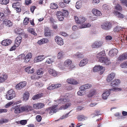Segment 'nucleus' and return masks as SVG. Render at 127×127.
<instances>
[{"label": "nucleus", "mask_w": 127, "mask_h": 127, "mask_svg": "<svg viewBox=\"0 0 127 127\" xmlns=\"http://www.w3.org/2000/svg\"><path fill=\"white\" fill-rule=\"evenodd\" d=\"M70 103H67L64 105L62 106L59 108V109H58L57 108L58 105L56 104L47 109V110L49 112V114L51 115H52L53 113L58 112L59 110H65L67 109L70 106Z\"/></svg>", "instance_id": "1"}, {"label": "nucleus", "mask_w": 127, "mask_h": 127, "mask_svg": "<svg viewBox=\"0 0 127 127\" xmlns=\"http://www.w3.org/2000/svg\"><path fill=\"white\" fill-rule=\"evenodd\" d=\"M105 55L104 51H102L96 55V58L98 59V60L100 62L107 65L110 64V60L107 58L104 57Z\"/></svg>", "instance_id": "2"}, {"label": "nucleus", "mask_w": 127, "mask_h": 127, "mask_svg": "<svg viewBox=\"0 0 127 127\" xmlns=\"http://www.w3.org/2000/svg\"><path fill=\"white\" fill-rule=\"evenodd\" d=\"M71 61L70 59H67L64 63L63 65V67L61 68L62 69H64L68 68L71 69L74 68V66L71 64Z\"/></svg>", "instance_id": "3"}, {"label": "nucleus", "mask_w": 127, "mask_h": 127, "mask_svg": "<svg viewBox=\"0 0 127 127\" xmlns=\"http://www.w3.org/2000/svg\"><path fill=\"white\" fill-rule=\"evenodd\" d=\"M6 97L8 100H10L14 97L16 96L15 92L13 90L8 91L6 95Z\"/></svg>", "instance_id": "4"}, {"label": "nucleus", "mask_w": 127, "mask_h": 127, "mask_svg": "<svg viewBox=\"0 0 127 127\" xmlns=\"http://www.w3.org/2000/svg\"><path fill=\"white\" fill-rule=\"evenodd\" d=\"M111 27V24L109 22H104L101 24V28L103 29L108 30L110 29Z\"/></svg>", "instance_id": "5"}, {"label": "nucleus", "mask_w": 127, "mask_h": 127, "mask_svg": "<svg viewBox=\"0 0 127 127\" xmlns=\"http://www.w3.org/2000/svg\"><path fill=\"white\" fill-rule=\"evenodd\" d=\"M103 44V42L102 41H96L92 44V47L93 48H99L101 47Z\"/></svg>", "instance_id": "6"}, {"label": "nucleus", "mask_w": 127, "mask_h": 127, "mask_svg": "<svg viewBox=\"0 0 127 127\" xmlns=\"http://www.w3.org/2000/svg\"><path fill=\"white\" fill-rule=\"evenodd\" d=\"M55 42L60 45H62L64 44L63 39L60 37L56 36L54 38Z\"/></svg>", "instance_id": "7"}, {"label": "nucleus", "mask_w": 127, "mask_h": 127, "mask_svg": "<svg viewBox=\"0 0 127 127\" xmlns=\"http://www.w3.org/2000/svg\"><path fill=\"white\" fill-rule=\"evenodd\" d=\"M46 58L44 55H41L35 57L34 60V63H37L42 61Z\"/></svg>", "instance_id": "8"}, {"label": "nucleus", "mask_w": 127, "mask_h": 127, "mask_svg": "<svg viewBox=\"0 0 127 127\" xmlns=\"http://www.w3.org/2000/svg\"><path fill=\"white\" fill-rule=\"evenodd\" d=\"M26 82L25 81L19 83L16 86V89L18 90H21L22 88L26 86Z\"/></svg>", "instance_id": "9"}, {"label": "nucleus", "mask_w": 127, "mask_h": 127, "mask_svg": "<svg viewBox=\"0 0 127 127\" xmlns=\"http://www.w3.org/2000/svg\"><path fill=\"white\" fill-rule=\"evenodd\" d=\"M111 7V6L106 4H103L102 6V9L108 13L110 11Z\"/></svg>", "instance_id": "10"}, {"label": "nucleus", "mask_w": 127, "mask_h": 127, "mask_svg": "<svg viewBox=\"0 0 127 127\" xmlns=\"http://www.w3.org/2000/svg\"><path fill=\"white\" fill-rule=\"evenodd\" d=\"M118 53V50L116 48H114L109 51L108 54L110 56L113 57L117 55Z\"/></svg>", "instance_id": "11"}, {"label": "nucleus", "mask_w": 127, "mask_h": 127, "mask_svg": "<svg viewBox=\"0 0 127 127\" xmlns=\"http://www.w3.org/2000/svg\"><path fill=\"white\" fill-rule=\"evenodd\" d=\"M56 15L58 20L60 21H62L63 20L64 17L63 15L62 12L60 11H57Z\"/></svg>", "instance_id": "12"}, {"label": "nucleus", "mask_w": 127, "mask_h": 127, "mask_svg": "<svg viewBox=\"0 0 127 127\" xmlns=\"http://www.w3.org/2000/svg\"><path fill=\"white\" fill-rule=\"evenodd\" d=\"M127 59V53H125L120 55L119 57L118 61H123Z\"/></svg>", "instance_id": "13"}, {"label": "nucleus", "mask_w": 127, "mask_h": 127, "mask_svg": "<svg viewBox=\"0 0 127 127\" xmlns=\"http://www.w3.org/2000/svg\"><path fill=\"white\" fill-rule=\"evenodd\" d=\"M115 75V73H111L108 75L106 79L107 82H110L113 79Z\"/></svg>", "instance_id": "14"}, {"label": "nucleus", "mask_w": 127, "mask_h": 127, "mask_svg": "<svg viewBox=\"0 0 127 127\" xmlns=\"http://www.w3.org/2000/svg\"><path fill=\"white\" fill-rule=\"evenodd\" d=\"M92 87V85L88 84H86L81 86L80 88V89H81L82 90H84L88 89Z\"/></svg>", "instance_id": "15"}, {"label": "nucleus", "mask_w": 127, "mask_h": 127, "mask_svg": "<svg viewBox=\"0 0 127 127\" xmlns=\"http://www.w3.org/2000/svg\"><path fill=\"white\" fill-rule=\"evenodd\" d=\"M110 93L109 91H105L102 95V97L104 100L106 99L108 96L110 95Z\"/></svg>", "instance_id": "16"}, {"label": "nucleus", "mask_w": 127, "mask_h": 127, "mask_svg": "<svg viewBox=\"0 0 127 127\" xmlns=\"http://www.w3.org/2000/svg\"><path fill=\"white\" fill-rule=\"evenodd\" d=\"M120 83V81L118 79L115 80L113 81L111 83V86L113 87H115L118 86Z\"/></svg>", "instance_id": "17"}, {"label": "nucleus", "mask_w": 127, "mask_h": 127, "mask_svg": "<svg viewBox=\"0 0 127 127\" xmlns=\"http://www.w3.org/2000/svg\"><path fill=\"white\" fill-rule=\"evenodd\" d=\"M11 42V40L10 39L4 40L2 41L1 44L3 46H7L10 44Z\"/></svg>", "instance_id": "18"}, {"label": "nucleus", "mask_w": 127, "mask_h": 127, "mask_svg": "<svg viewBox=\"0 0 127 127\" xmlns=\"http://www.w3.org/2000/svg\"><path fill=\"white\" fill-rule=\"evenodd\" d=\"M32 57V55L31 53H28L25 57L24 62L27 63L29 61L30 59Z\"/></svg>", "instance_id": "19"}, {"label": "nucleus", "mask_w": 127, "mask_h": 127, "mask_svg": "<svg viewBox=\"0 0 127 127\" xmlns=\"http://www.w3.org/2000/svg\"><path fill=\"white\" fill-rule=\"evenodd\" d=\"M48 72L50 75L54 76H56L57 74V72L51 68L49 69Z\"/></svg>", "instance_id": "20"}, {"label": "nucleus", "mask_w": 127, "mask_h": 127, "mask_svg": "<svg viewBox=\"0 0 127 127\" xmlns=\"http://www.w3.org/2000/svg\"><path fill=\"white\" fill-rule=\"evenodd\" d=\"M92 12L94 14L97 16H100L102 14L100 11L96 9H93L92 10Z\"/></svg>", "instance_id": "21"}, {"label": "nucleus", "mask_w": 127, "mask_h": 127, "mask_svg": "<svg viewBox=\"0 0 127 127\" xmlns=\"http://www.w3.org/2000/svg\"><path fill=\"white\" fill-rule=\"evenodd\" d=\"M103 67L100 65H98L94 67L93 71L94 72L101 71L103 69Z\"/></svg>", "instance_id": "22"}, {"label": "nucleus", "mask_w": 127, "mask_h": 127, "mask_svg": "<svg viewBox=\"0 0 127 127\" xmlns=\"http://www.w3.org/2000/svg\"><path fill=\"white\" fill-rule=\"evenodd\" d=\"M69 99L68 98H60L58 100V103H62V104H64V103L69 101Z\"/></svg>", "instance_id": "23"}, {"label": "nucleus", "mask_w": 127, "mask_h": 127, "mask_svg": "<svg viewBox=\"0 0 127 127\" xmlns=\"http://www.w3.org/2000/svg\"><path fill=\"white\" fill-rule=\"evenodd\" d=\"M96 91L95 89L91 90L88 94L87 96L88 97H91L95 95Z\"/></svg>", "instance_id": "24"}, {"label": "nucleus", "mask_w": 127, "mask_h": 127, "mask_svg": "<svg viewBox=\"0 0 127 127\" xmlns=\"http://www.w3.org/2000/svg\"><path fill=\"white\" fill-rule=\"evenodd\" d=\"M25 70L28 73H32L34 72V70L31 67L28 66L25 68Z\"/></svg>", "instance_id": "25"}, {"label": "nucleus", "mask_w": 127, "mask_h": 127, "mask_svg": "<svg viewBox=\"0 0 127 127\" xmlns=\"http://www.w3.org/2000/svg\"><path fill=\"white\" fill-rule=\"evenodd\" d=\"M88 63V60L87 59H84L80 61L79 64L80 66H83L85 65Z\"/></svg>", "instance_id": "26"}, {"label": "nucleus", "mask_w": 127, "mask_h": 127, "mask_svg": "<svg viewBox=\"0 0 127 127\" xmlns=\"http://www.w3.org/2000/svg\"><path fill=\"white\" fill-rule=\"evenodd\" d=\"M114 14L118 18H122L124 17V15L117 11H115L114 12Z\"/></svg>", "instance_id": "27"}, {"label": "nucleus", "mask_w": 127, "mask_h": 127, "mask_svg": "<svg viewBox=\"0 0 127 127\" xmlns=\"http://www.w3.org/2000/svg\"><path fill=\"white\" fill-rule=\"evenodd\" d=\"M22 39V37L21 36H18L16 38L15 41V43L18 45H19L20 44Z\"/></svg>", "instance_id": "28"}, {"label": "nucleus", "mask_w": 127, "mask_h": 127, "mask_svg": "<svg viewBox=\"0 0 127 127\" xmlns=\"http://www.w3.org/2000/svg\"><path fill=\"white\" fill-rule=\"evenodd\" d=\"M74 55L77 58L79 59H81L84 57L83 53L82 52H77Z\"/></svg>", "instance_id": "29"}, {"label": "nucleus", "mask_w": 127, "mask_h": 127, "mask_svg": "<svg viewBox=\"0 0 127 127\" xmlns=\"http://www.w3.org/2000/svg\"><path fill=\"white\" fill-rule=\"evenodd\" d=\"M49 41L48 39L46 38H43L38 41V43L39 45H41L43 43H46Z\"/></svg>", "instance_id": "30"}, {"label": "nucleus", "mask_w": 127, "mask_h": 127, "mask_svg": "<svg viewBox=\"0 0 127 127\" xmlns=\"http://www.w3.org/2000/svg\"><path fill=\"white\" fill-rule=\"evenodd\" d=\"M51 32L50 31L49 29L48 28L46 27L45 28L44 35L46 36H49L51 35Z\"/></svg>", "instance_id": "31"}, {"label": "nucleus", "mask_w": 127, "mask_h": 127, "mask_svg": "<svg viewBox=\"0 0 127 127\" xmlns=\"http://www.w3.org/2000/svg\"><path fill=\"white\" fill-rule=\"evenodd\" d=\"M124 27H122L119 26H116L114 28V31L115 32H118L120 31H122L124 29Z\"/></svg>", "instance_id": "32"}, {"label": "nucleus", "mask_w": 127, "mask_h": 127, "mask_svg": "<svg viewBox=\"0 0 127 127\" xmlns=\"http://www.w3.org/2000/svg\"><path fill=\"white\" fill-rule=\"evenodd\" d=\"M86 20V18L83 16L79 17V21L77 22V23L81 24L84 22Z\"/></svg>", "instance_id": "33"}, {"label": "nucleus", "mask_w": 127, "mask_h": 127, "mask_svg": "<svg viewBox=\"0 0 127 127\" xmlns=\"http://www.w3.org/2000/svg\"><path fill=\"white\" fill-rule=\"evenodd\" d=\"M78 120L80 121H84L87 119L88 117L84 116L81 115L78 116Z\"/></svg>", "instance_id": "34"}, {"label": "nucleus", "mask_w": 127, "mask_h": 127, "mask_svg": "<svg viewBox=\"0 0 127 127\" xmlns=\"http://www.w3.org/2000/svg\"><path fill=\"white\" fill-rule=\"evenodd\" d=\"M29 96V93L28 92H26L23 95V98L25 101L27 100Z\"/></svg>", "instance_id": "35"}, {"label": "nucleus", "mask_w": 127, "mask_h": 127, "mask_svg": "<svg viewBox=\"0 0 127 127\" xmlns=\"http://www.w3.org/2000/svg\"><path fill=\"white\" fill-rule=\"evenodd\" d=\"M42 95V94H38L33 96L32 99L33 100H35L36 99H39L41 97Z\"/></svg>", "instance_id": "36"}, {"label": "nucleus", "mask_w": 127, "mask_h": 127, "mask_svg": "<svg viewBox=\"0 0 127 127\" xmlns=\"http://www.w3.org/2000/svg\"><path fill=\"white\" fill-rule=\"evenodd\" d=\"M64 53L62 51H60L58 54L57 57L58 59H60L63 58L64 57Z\"/></svg>", "instance_id": "37"}, {"label": "nucleus", "mask_w": 127, "mask_h": 127, "mask_svg": "<svg viewBox=\"0 0 127 127\" xmlns=\"http://www.w3.org/2000/svg\"><path fill=\"white\" fill-rule=\"evenodd\" d=\"M7 79V76L6 75H4L2 76H0V83L4 81Z\"/></svg>", "instance_id": "38"}, {"label": "nucleus", "mask_w": 127, "mask_h": 127, "mask_svg": "<svg viewBox=\"0 0 127 127\" xmlns=\"http://www.w3.org/2000/svg\"><path fill=\"white\" fill-rule=\"evenodd\" d=\"M27 31L34 35H37V34L34 31V29L33 28H28L27 29Z\"/></svg>", "instance_id": "39"}, {"label": "nucleus", "mask_w": 127, "mask_h": 127, "mask_svg": "<svg viewBox=\"0 0 127 127\" xmlns=\"http://www.w3.org/2000/svg\"><path fill=\"white\" fill-rule=\"evenodd\" d=\"M4 21V22L5 24L8 27H10L12 25V23L9 20L5 21Z\"/></svg>", "instance_id": "40"}, {"label": "nucleus", "mask_w": 127, "mask_h": 127, "mask_svg": "<svg viewBox=\"0 0 127 127\" xmlns=\"http://www.w3.org/2000/svg\"><path fill=\"white\" fill-rule=\"evenodd\" d=\"M58 7V5L55 3H52L50 5V8L52 9H56Z\"/></svg>", "instance_id": "41"}, {"label": "nucleus", "mask_w": 127, "mask_h": 127, "mask_svg": "<svg viewBox=\"0 0 127 127\" xmlns=\"http://www.w3.org/2000/svg\"><path fill=\"white\" fill-rule=\"evenodd\" d=\"M82 3L81 1H78L76 3V7L77 9H80L82 6Z\"/></svg>", "instance_id": "42"}, {"label": "nucleus", "mask_w": 127, "mask_h": 127, "mask_svg": "<svg viewBox=\"0 0 127 127\" xmlns=\"http://www.w3.org/2000/svg\"><path fill=\"white\" fill-rule=\"evenodd\" d=\"M6 17V15L4 14L2 12H0V20L2 21Z\"/></svg>", "instance_id": "43"}, {"label": "nucleus", "mask_w": 127, "mask_h": 127, "mask_svg": "<svg viewBox=\"0 0 127 127\" xmlns=\"http://www.w3.org/2000/svg\"><path fill=\"white\" fill-rule=\"evenodd\" d=\"M115 7V9L118 11H121L122 10V7L119 4H117Z\"/></svg>", "instance_id": "44"}, {"label": "nucleus", "mask_w": 127, "mask_h": 127, "mask_svg": "<svg viewBox=\"0 0 127 127\" xmlns=\"http://www.w3.org/2000/svg\"><path fill=\"white\" fill-rule=\"evenodd\" d=\"M43 72V70L41 68L38 69L37 71V75H40L42 74Z\"/></svg>", "instance_id": "45"}, {"label": "nucleus", "mask_w": 127, "mask_h": 127, "mask_svg": "<svg viewBox=\"0 0 127 127\" xmlns=\"http://www.w3.org/2000/svg\"><path fill=\"white\" fill-rule=\"evenodd\" d=\"M9 0H0V3L2 4H7L9 2Z\"/></svg>", "instance_id": "46"}, {"label": "nucleus", "mask_w": 127, "mask_h": 127, "mask_svg": "<svg viewBox=\"0 0 127 127\" xmlns=\"http://www.w3.org/2000/svg\"><path fill=\"white\" fill-rule=\"evenodd\" d=\"M15 109L14 110V113L16 114H18L21 112L20 109L18 107V106L15 107L14 108Z\"/></svg>", "instance_id": "47"}, {"label": "nucleus", "mask_w": 127, "mask_h": 127, "mask_svg": "<svg viewBox=\"0 0 127 127\" xmlns=\"http://www.w3.org/2000/svg\"><path fill=\"white\" fill-rule=\"evenodd\" d=\"M91 26L90 24L89 23L84 24L83 25L80 27V28H84L88 27Z\"/></svg>", "instance_id": "48"}, {"label": "nucleus", "mask_w": 127, "mask_h": 127, "mask_svg": "<svg viewBox=\"0 0 127 127\" xmlns=\"http://www.w3.org/2000/svg\"><path fill=\"white\" fill-rule=\"evenodd\" d=\"M120 2L122 5L127 7V0H121Z\"/></svg>", "instance_id": "49"}, {"label": "nucleus", "mask_w": 127, "mask_h": 127, "mask_svg": "<svg viewBox=\"0 0 127 127\" xmlns=\"http://www.w3.org/2000/svg\"><path fill=\"white\" fill-rule=\"evenodd\" d=\"M26 106V111H30L33 109V108L31 106L28 105Z\"/></svg>", "instance_id": "50"}, {"label": "nucleus", "mask_w": 127, "mask_h": 127, "mask_svg": "<svg viewBox=\"0 0 127 127\" xmlns=\"http://www.w3.org/2000/svg\"><path fill=\"white\" fill-rule=\"evenodd\" d=\"M121 66L122 68L127 67V62H124L121 64Z\"/></svg>", "instance_id": "51"}, {"label": "nucleus", "mask_w": 127, "mask_h": 127, "mask_svg": "<svg viewBox=\"0 0 127 127\" xmlns=\"http://www.w3.org/2000/svg\"><path fill=\"white\" fill-rule=\"evenodd\" d=\"M63 14L64 17H67L68 16V11L66 10H64L62 12Z\"/></svg>", "instance_id": "52"}, {"label": "nucleus", "mask_w": 127, "mask_h": 127, "mask_svg": "<svg viewBox=\"0 0 127 127\" xmlns=\"http://www.w3.org/2000/svg\"><path fill=\"white\" fill-rule=\"evenodd\" d=\"M80 90L79 91L77 92V94L79 95H83L84 92V90H82L81 89H80Z\"/></svg>", "instance_id": "53"}, {"label": "nucleus", "mask_w": 127, "mask_h": 127, "mask_svg": "<svg viewBox=\"0 0 127 127\" xmlns=\"http://www.w3.org/2000/svg\"><path fill=\"white\" fill-rule=\"evenodd\" d=\"M53 62V60L52 58H48L46 60V62L48 64H51Z\"/></svg>", "instance_id": "54"}, {"label": "nucleus", "mask_w": 127, "mask_h": 127, "mask_svg": "<svg viewBox=\"0 0 127 127\" xmlns=\"http://www.w3.org/2000/svg\"><path fill=\"white\" fill-rule=\"evenodd\" d=\"M19 45H18V44H16L15 43L14 45L10 48V51H12L15 50L17 47H18Z\"/></svg>", "instance_id": "55"}, {"label": "nucleus", "mask_w": 127, "mask_h": 127, "mask_svg": "<svg viewBox=\"0 0 127 127\" xmlns=\"http://www.w3.org/2000/svg\"><path fill=\"white\" fill-rule=\"evenodd\" d=\"M29 22V18H26L23 21V23L24 25H27Z\"/></svg>", "instance_id": "56"}, {"label": "nucleus", "mask_w": 127, "mask_h": 127, "mask_svg": "<svg viewBox=\"0 0 127 127\" xmlns=\"http://www.w3.org/2000/svg\"><path fill=\"white\" fill-rule=\"evenodd\" d=\"M3 13L4 14H5L6 16L10 13V11L8 9H5L4 10Z\"/></svg>", "instance_id": "57"}, {"label": "nucleus", "mask_w": 127, "mask_h": 127, "mask_svg": "<svg viewBox=\"0 0 127 127\" xmlns=\"http://www.w3.org/2000/svg\"><path fill=\"white\" fill-rule=\"evenodd\" d=\"M38 109L44 107V104L42 103H38Z\"/></svg>", "instance_id": "58"}, {"label": "nucleus", "mask_w": 127, "mask_h": 127, "mask_svg": "<svg viewBox=\"0 0 127 127\" xmlns=\"http://www.w3.org/2000/svg\"><path fill=\"white\" fill-rule=\"evenodd\" d=\"M27 120H23L20 121V123L22 125H25L27 124Z\"/></svg>", "instance_id": "59"}, {"label": "nucleus", "mask_w": 127, "mask_h": 127, "mask_svg": "<svg viewBox=\"0 0 127 127\" xmlns=\"http://www.w3.org/2000/svg\"><path fill=\"white\" fill-rule=\"evenodd\" d=\"M20 109L21 112L27 111H26V106L22 107H21Z\"/></svg>", "instance_id": "60"}, {"label": "nucleus", "mask_w": 127, "mask_h": 127, "mask_svg": "<svg viewBox=\"0 0 127 127\" xmlns=\"http://www.w3.org/2000/svg\"><path fill=\"white\" fill-rule=\"evenodd\" d=\"M100 2V0H93L92 3L94 5L97 4Z\"/></svg>", "instance_id": "61"}, {"label": "nucleus", "mask_w": 127, "mask_h": 127, "mask_svg": "<svg viewBox=\"0 0 127 127\" xmlns=\"http://www.w3.org/2000/svg\"><path fill=\"white\" fill-rule=\"evenodd\" d=\"M105 39L107 41H108L111 40L112 39V37L111 36L108 35L105 37Z\"/></svg>", "instance_id": "62"}, {"label": "nucleus", "mask_w": 127, "mask_h": 127, "mask_svg": "<svg viewBox=\"0 0 127 127\" xmlns=\"http://www.w3.org/2000/svg\"><path fill=\"white\" fill-rule=\"evenodd\" d=\"M62 63L60 62H59L57 64V66L59 67V68L61 69H62L61 68L63 67V65H62Z\"/></svg>", "instance_id": "63"}, {"label": "nucleus", "mask_w": 127, "mask_h": 127, "mask_svg": "<svg viewBox=\"0 0 127 127\" xmlns=\"http://www.w3.org/2000/svg\"><path fill=\"white\" fill-rule=\"evenodd\" d=\"M36 118L37 121L38 122H40L42 119L41 116L39 115L37 116Z\"/></svg>", "instance_id": "64"}]
</instances>
